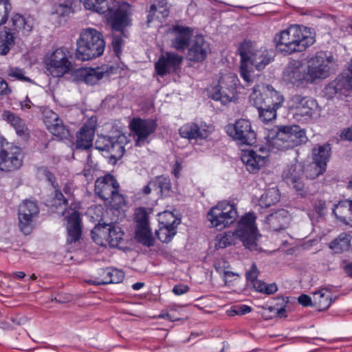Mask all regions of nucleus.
I'll return each mask as SVG.
<instances>
[{"mask_svg":"<svg viewBox=\"0 0 352 352\" xmlns=\"http://www.w3.org/2000/svg\"><path fill=\"white\" fill-rule=\"evenodd\" d=\"M175 34L171 46L177 51L184 52L190 45L192 37V31L188 27L175 25L173 28Z\"/></svg>","mask_w":352,"mask_h":352,"instance_id":"obj_26","label":"nucleus"},{"mask_svg":"<svg viewBox=\"0 0 352 352\" xmlns=\"http://www.w3.org/2000/svg\"><path fill=\"white\" fill-rule=\"evenodd\" d=\"M258 274L259 271L256 267V265L255 263H253L250 269L246 272L245 276L248 281L252 283L257 280Z\"/></svg>","mask_w":352,"mask_h":352,"instance_id":"obj_58","label":"nucleus"},{"mask_svg":"<svg viewBox=\"0 0 352 352\" xmlns=\"http://www.w3.org/2000/svg\"><path fill=\"white\" fill-rule=\"evenodd\" d=\"M325 208V202L323 201L320 200L315 204V210L320 216L324 214Z\"/></svg>","mask_w":352,"mask_h":352,"instance_id":"obj_64","label":"nucleus"},{"mask_svg":"<svg viewBox=\"0 0 352 352\" xmlns=\"http://www.w3.org/2000/svg\"><path fill=\"white\" fill-rule=\"evenodd\" d=\"M23 163V154L19 147L6 142L0 135V169L12 171L19 168Z\"/></svg>","mask_w":352,"mask_h":352,"instance_id":"obj_9","label":"nucleus"},{"mask_svg":"<svg viewBox=\"0 0 352 352\" xmlns=\"http://www.w3.org/2000/svg\"><path fill=\"white\" fill-rule=\"evenodd\" d=\"M48 131L54 136L63 140L67 139L69 136V131L64 125L63 121L60 119L59 122H55L52 126L48 129Z\"/></svg>","mask_w":352,"mask_h":352,"instance_id":"obj_47","label":"nucleus"},{"mask_svg":"<svg viewBox=\"0 0 352 352\" xmlns=\"http://www.w3.org/2000/svg\"><path fill=\"white\" fill-rule=\"evenodd\" d=\"M333 57L324 52H317L308 60L307 69L311 83L318 79H324L329 76Z\"/></svg>","mask_w":352,"mask_h":352,"instance_id":"obj_12","label":"nucleus"},{"mask_svg":"<svg viewBox=\"0 0 352 352\" xmlns=\"http://www.w3.org/2000/svg\"><path fill=\"white\" fill-rule=\"evenodd\" d=\"M190 288L187 285L178 284L173 288V292L177 296H180L186 294L189 291Z\"/></svg>","mask_w":352,"mask_h":352,"instance_id":"obj_61","label":"nucleus"},{"mask_svg":"<svg viewBox=\"0 0 352 352\" xmlns=\"http://www.w3.org/2000/svg\"><path fill=\"white\" fill-rule=\"evenodd\" d=\"M122 39L118 36L113 37L112 41V45L114 52L117 56L121 52V47H122Z\"/></svg>","mask_w":352,"mask_h":352,"instance_id":"obj_62","label":"nucleus"},{"mask_svg":"<svg viewBox=\"0 0 352 352\" xmlns=\"http://www.w3.org/2000/svg\"><path fill=\"white\" fill-rule=\"evenodd\" d=\"M259 152L254 151L245 152L241 156V161L245 164L247 170L251 173H257L266 163V158L268 156V151L264 148H260Z\"/></svg>","mask_w":352,"mask_h":352,"instance_id":"obj_23","label":"nucleus"},{"mask_svg":"<svg viewBox=\"0 0 352 352\" xmlns=\"http://www.w3.org/2000/svg\"><path fill=\"white\" fill-rule=\"evenodd\" d=\"M333 81L340 92V95H344L346 92L352 90V76L349 74L342 73Z\"/></svg>","mask_w":352,"mask_h":352,"instance_id":"obj_45","label":"nucleus"},{"mask_svg":"<svg viewBox=\"0 0 352 352\" xmlns=\"http://www.w3.org/2000/svg\"><path fill=\"white\" fill-rule=\"evenodd\" d=\"M186 58L195 63L204 60L210 52V45L202 35L194 36L188 47Z\"/></svg>","mask_w":352,"mask_h":352,"instance_id":"obj_21","label":"nucleus"},{"mask_svg":"<svg viewBox=\"0 0 352 352\" xmlns=\"http://www.w3.org/2000/svg\"><path fill=\"white\" fill-rule=\"evenodd\" d=\"M127 13L122 8H118L110 16L109 20L111 24L112 29L116 31H122L123 28L126 25Z\"/></svg>","mask_w":352,"mask_h":352,"instance_id":"obj_42","label":"nucleus"},{"mask_svg":"<svg viewBox=\"0 0 352 352\" xmlns=\"http://www.w3.org/2000/svg\"><path fill=\"white\" fill-rule=\"evenodd\" d=\"M237 211L233 204L224 201L219 202L208 212L207 218L212 227L222 230L235 221Z\"/></svg>","mask_w":352,"mask_h":352,"instance_id":"obj_7","label":"nucleus"},{"mask_svg":"<svg viewBox=\"0 0 352 352\" xmlns=\"http://www.w3.org/2000/svg\"><path fill=\"white\" fill-rule=\"evenodd\" d=\"M226 132L234 140L241 144L252 145L256 142V135L249 120L239 119L234 124L226 126Z\"/></svg>","mask_w":352,"mask_h":352,"instance_id":"obj_13","label":"nucleus"},{"mask_svg":"<svg viewBox=\"0 0 352 352\" xmlns=\"http://www.w3.org/2000/svg\"><path fill=\"white\" fill-rule=\"evenodd\" d=\"M163 217L167 221L160 222V226L155 231V234L162 243H168L176 234V228L180 223V220L175 218L172 212H164Z\"/></svg>","mask_w":352,"mask_h":352,"instance_id":"obj_22","label":"nucleus"},{"mask_svg":"<svg viewBox=\"0 0 352 352\" xmlns=\"http://www.w3.org/2000/svg\"><path fill=\"white\" fill-rule=\"evenodd\" d=\"M10 92L7 82L0 78V95H8Z\"/></svg>","mask_w":352,"mask_h":352,"instance_id":"obj_63","label":"nucleus"},{"mask_svg":"<svg viewBox=\"0 0 352 352\" xmlns=\"http://www.w3.org/2000/svg\"><path fill=\"white\" fill-rule=\"evenodd\" d=\"M290 126H280L278 128L275 137L273 138V144L280 150L289 149V140L290 139Z\"/></svg>","mask_w":352,"mask_h":352,"instance_id":"obj_37","label":"nucleus"},{"mask_svg":"<svg viewBox=\"0 0 352 352\" xmlns=\"http://www.w3.org/2000/svg\"><path fill=\"white\" fill-rule=\"evenodd\" d=\"M119 188L120 185L116 179L109 174L98 179L95 183L96 193L104 201L109 199L113 192Z\"/></svg>","mask_w":352,"mask_h":352,"instance_id":"obj_24","label":"nucleus"},{"mask_svg":"<svg viewBox=\"0 0 352 352\" xmlns=\"http://www.w3.org/2000/svg\"><path fill=\"white\" fill-rule=\"evenodd\" d=\"M299 304L304 307H312L314 305V299L312 300L310 296L306 294H301L298 298Z\"/></svg>","mask_w":352,"mask_h":352,"instance_id":"obj_60","label":"nucleus"},{"mask_svg":"<svg viewBox=\"0 0 352 352\" xmlns=\"http://www.w3.org/2000/svg\"><path fill=\"white\" fill-rule=\"evenodd\" d=\"M329 246L335 254L347 252L351 248V236L346 233H342L331 241Z\"/></svg>","mask_w":352,"mask_h":352,"instance_id":"obj_39","label":"nucleus"},{"mask_svg":"<svg viewBox=\"0 0 352 352\" xmlns=\"http://www.w3.org/2000/svg\"><path fill=\"white\" fill-rule=\"evenodd\" d=\"M2 119L10 124L20 135L28 134V127L23 119L10 111H4L1 115Z\"/></svg>","mask_w":352,"mask_h":352,"instance_id":"obj_33","label":"nucleus"},{"mask_svg":"<svg viewBox=\"0 0 352 352\" xmlns=\"http://www.w3.org/2000/svg\"><path fill=\"white\" fill-rule=\"evenodd\" d=\"M12 32H21L22 35H28L32 30L34 23L31 18H25L21 14H14L11 19Z\"/></svg>","mask_w":352,"mask_h":352,"instance_id":"obj_30","label":"nucleus"},{"mask_svg":"<svg viewBox=\"0 0 352 352\" xmlns=\"http://www.w3.org/2000/svg\"><path fill=\"white\" fill-rule=\"evenodd\" d=\"M331 153V145L328 143L315 146L311 152L313 162L327 168Z\"/></svg>","mask_w":352,"mask_h":352,"instance_id":"obj_32","label":"nucleus"},{"mask_svg":"<svg viewBox=\"0 0 352 352\" xmlns=\"http://www.w3.org/2000/svg\"><path fill=\"white\" fill-rule=\"evenodd\" d=\"M78 76L82 78V80L87 85H94L98 82L104 75V73L99 69H78Z\"/></svg>","mask_w":352,"mask_h":352,"instance_id":"obj_40","label":"nucleus"},{"mask_svg":"<svg viewBox=\"0 0 352 352\" xmlns=\"http://www.w3.org/2000/svg\"><path fill=\"white\" fill-rule=\"evenodd\" d=\"M182 138L188 140H204L209 135L208 126L206 124H198L195 122H188L182 126L179 129Z\"/></svg>","mask_w":352,"mask_h":352,"instance_id":"obj_27","label":"nucleus"},{"mask_svg":"<svg viewBox=\"0 0 352 352\" xmlns=\"http://www.w3.org/2000/svg\"><path fill=\"white\" fill-rule=\"evenodd\" d=\"M283 78L298 87H304L311 83L307 67L300 60H294L289 63L283 72Z\"/></svg>","mask_w":352,"mask_h":352,"instance_id":"obj_15","label":"nucleus"},{"mask_svg":"<svg viewBox=\"0 0 352 352\" xmlns=\"http://www.w3.org/2000/svg\"><path fill=\"white\" fill-rule=\"evenodd\" d=\"M81 219L80 212L74 211L67 217L68 241L74 243L79 240L81 236Z\"/></svg>","mask_w":352,"mask_h":352,"instance_id":"obj_29","label":"nucleus"},{"mask_svg":"<svg viewBox=\"0 0 352 352\" xmlns=\"http://www.w3.org/2000/svg\"><path fill=\"white\" fill-rule=\"evenodd\" d=\"M105 48L102 34L94 28L83 29L76 41L75 58L78 60H92L102 56Z\"/></svg>","mask_w":352,"mask_h":352,"instance_id":"obj_3","label":"nucleus"},{"mask_svg":"<svg viewBox=\"0 0 352 352\" xmlns=\"http://www.w3.org/2000/svg\"><path fill=\"white\" fill-rule=\"evenodd\" d=\"M113 3V0H86L84 2V7L87 10L104 14L107 12H111L113 11L110 4Z\"/></svg>","mask_w":352,"mask_h":352,"instance_id":"obj_41","label":"nucleus"},{"mask_svg":"<svg viewBox=\"0 0 352 352\" xmlns=\"http://www.w3.org/2000/svg\"><path fill=\"white\" fill-rule=\"evenodd\" d=\"M290 221V214L284 209L279 210L270 214L266 219L269 228L274 232L285 230L289 226Z\"/></svg>","mask_w":352,"mask_h":352,"instance_id":"obj_28","label":"nucleus"},{"mask_svg":"<svg viewBox=\"0 0 352 352\" xmlns=\"http://www.w3.org/2000/svg\"><path fill=\"white\" fill-rule=\"evenodd\" d=\"M183 56L173 52L162 53L155 64L157 75L163 77L168 74L175 73L180 68Z\"/></svg>","mask_w":352,"mask_h":352,"instance_id":"obj_19","label":"nucleus"},{"mask_svg":"<svg viewBox=\"0 0 352 352\" xmlns=\"http://www.w3.org/2000/svg\"><path fill=\"white\" fill-rule=\"evenodd\" d=\"M135 216L136 226L149 225L148 213L145 208H140L137 209Z\"/></svg>","mask_w":352,"mask_h":352,"instance_id":"obj_53","label":"nucleus"},{"mask_svg":"<svg viewBox=\"0 0 352 352\" xmlns=\"http://www.w3.org/2000/svg\"><path fill=\"white\" fill-rule=\"evenodd\" d=\"M39 212V208L35 201H24L19 208V227L25 234H29L32 230V221Z\"/></svg>","mask_w":352,"mask_h":352,"instance_id":"obj_18","label":"nucleus"},{"mask_svg":"<svg viewBox=\"0 0 352 352\" xmlns=\"http://www.w3.org/2000/svg\"><path fill=\"white\" fill-rule=\"evenodd\" d=\"M135 238L138 243L144 246L154 245L155 239L149 225L136 226Z\"/></svg>","mask_w":352,"mask_h":352,"instance_id":"obj_38","label":"nucleus"},{"mask_svg":"<svg viewBox=\"0 0 352 352\" xmlns=\"http://www.w3.org/2000/svg\"><path fill=\"white\" fill-rule=\"evenodd\" d=\"M324 94L328 99H331L336 95L340 94V92L337 89V87L333 81H332L324 87Z\"/></svg>","mask_w":352,"mask_h":352,"instance_id":"obj_57","label":"nucleus"},{"mask_svg":"<svg viewBox=\"0 0 352 352\" xmlns=\"http://www.w3.org/2000/svg\"><path fill=\"white\" fill-rule=\"evenodd\" d=\"M256 216L254 213L246 214L238 223L234 232H225L218 234L215 238V248L223 249L234 243L239 239L243 246L251 251L256 250L258 234L255 226Z\"/></svg>","mask_w":352,"mask_h":352,"instance_id":"obj_2","label":"nucleus"},{"mask_svg":"<svg viewBox=\"0 0 352 352\" xmlns=\"http://www.w3.org/2000/svg\"><path fill=\"white\" fill-rule=\"evenodd\" d=\"M43 116V122L47 129L52 126L55 122H59L60 120L58 116L50 109H45Z\"/></svg>","mask_w":352,"mask_h":352,"instance_id":"obj_52","label":"nucleus"},{"mask_svg":"<svg viewBox=\"0 0 352 352\" xmlns=\"http://www.w3.org/2000/svg\"><path fill=\"white\" fill-rule=\"evenodd\" d=\"M11 8L8 0H0V26L7 21Z\"/></svg>","mask_w":352,"mask_h":352,"instance_id":"obj_54","label":"nucleus"},{"mask_svg":"<svg viewBox=\"0 0 352 352\" xmlns=\"http://www.w3.org/2000/svg\"><path fill=\"white\" fill-rule=\"evenodd\" d=\"M289 109L294 111L296 118H310L316 113L318 109L316 101L307 96L296 94L289 100Z\"/></svg>","mask_w":352,"mask_h":352,"instance_id":"obj_16","label":"nucleus"},{"mask_svg":"<svg viewBox=\"0 0 352 352\" xmlns=\"http://www.w3.org/2000/svg\"><path fill=\"white\" fill-rule=\"evenodd\" d=\"M44 63L48 73L56 78L62 77L72 70V63L63 47L57 48L47 54L45 57Z\"/></svg>","mask_w":352,"mask_h":352,"instance_id":"obj_10","label":"nucleus"},{"mask_svg":"<svg viewBox=\"0 0 352 352\" xmlns=\"http://www.w3.org/2000/svg\"><path fill=\"white\" fill-rule=\"evenodd\" d=\"M63 191L67 195V197L64 196L61 191L56 190L52 200L53 206L57 209L56 212L62 215L64 214L68 201L72 197V189L68 185L64 186Z\"/></svg>","mask_w":352,"mask_h":352,"instance_id":"obj_31","label":"nucleus"},{"mask_svg":"<svg viewBox=\"0 0 352 352\" xmlns=\"http://www.w3.org/2000/svg\"><path fill=\"white\" fill-rule=\"evenodd\" d=\"M254 288L259 292L266 294H273L277 291L276 285L274 283L267 285L265 283L257 279L252 283Z\"/></svg>","mask_w":352,"mask_h":352,"instance_id":"obj_49","label":"nucleus"},{"mask_svg":"<svg viewBox=\"0 0 352 352\" xmlns=\"http://www.w3.org/2000/svg\"><path fill=\"white\" fill-rule=\"evenodd\" d=\"M333 213L337 219L341 221H350L352 224V200L344 199L340 201L338 204L334 206Z\"/></svg>","mask_w":352,"mask_h":352,"instance_id":"obj_34","label":"nucleus"},{"mask_svg":"<svg viewBox=\"0 0 352 352\" xmlns=\"http://www.w3.org/2000/svg\"><path fill=\"white\" fill-rule=\"evenodd\" d=\"M238 82L237 76L233 73L222 75L218 85L214 88L212 98L214 100L220 101L223 104L232 102L236 98Z\"/></svg>","mask_w":352,"mask_h":352,"instance_id":"obj_11","label":"nucleus"},{"mask_svg":"<svg viewBox=\"0 0 352 352\" xmlns=\"http://www.w3.org/2000/svg\"><path fill=\"white\" fill-rule=\"evenodd\" d=\"M239 54L241 56V76L247 83L252 82L250 73L253 66L257 70H261L272 60V52L267 50L265 47L251 48L247 50L243 46H241Z\"/></svg>","mask_w":352,"mask_h":352,"instance_id":"obj_4","label":"nucleus"},{"mask_svg":"<svg viewBox=\"0 0 352 352\" xmlns=\"http://www.w3.org/2000/svg\"><path fill=\"white\" fill-rule=\"evenodd\" d=\"M157 124L153 119L134 118L129 122V128L136 137L135 144L142 146L148 143V137L155 133Z\"/></svg>","mask_w":352,"mask_h":352,"instance_id":"obj_14","label":"nucleus"},{"mask_svg":"<svg viewBox=\"0 0 352 352\" xmlns=\"http://www.w3.org/2000/svg\"><path fill=\"white\" fill-rule=\"evenodd\" d=\"M72 5V0H65L63 3L58 5L56 9V12L62 16H67L73 12Z\"/></svg>","mask_w":352,"mask_h":352,"instance_id":"obj_56","label":"nucleus"},{"mask_svg":"<svg viewBox=\"0 0 352 352\" xmlns=\"http://www.w3.org/2000/svg\"><path fill=\"white\" fill-rule=\"evenodd\" d=\"M129 142L128 137L118 131L111 135H98L95 144L97 150L108 155V162L115 165L124 155L125 146Z\"/></svg>","mask_w":352,"mask_h":352,"instance_id":"obj_5","label":"nucleus"},{"mask_svg":"<svg viewBox=\"0 0 352 352\" xmlns=\"http://www.w3.org/2000/svg\"><path fill=\"white\" fill-rule=\"evenodd\" d=\"M302 168L300 165L293 164L283 172V177L287 184L292 186L302 197H307L311 193L302 179Z\"/></svg>","mask_w":352,"mask_h":352,"instance_id":"obj_20","label":"nucleus"},{"mask_svg":"<svg viewBox=\"0 0 352 352\" xmlns=\"http://www.w3.org/2000/svg\"><path fill=\"white\" fill-rule=\"evenodd\" d=\"M283 100V96L270 85L254 86L250 95V102L257 109L269 107L278 109Z\"/></svg>","mask_w":352,"mask_h":352,"instance_id":"obj_6","label":"nucleus"},{"mask_svg":"<svg viewBox=\"0 0 352 352\" xmlns=\"http://www.w3.org/2000/svg\"><path fill=\"white\" fill-rule=\"evenodd\" d=\"M314 305L320 311L325 310L333 302L331 291L327 287H323L314 294Z\"/></svg>","mask_w":352,"mask_h":352,"instance_id":"obj_35","label":"nucleus"},{"mask_svg":"<svg viewBox=\"0 0 352 352\" xmlns=\"http://www.w3.org/2000/svg\"><path fill=\"white\" fill-rule=\"evenodd\" d=\"M326 168L313 161L305 168V173L307 178L314 179L326 171Z\"/></svg>","mask_w":352,"mask_h":352,"instance_id":"obj_48","label":"nucleus"},{"mask_svg":"<svg viewBox=\"0 0 352 352\" xmlns=\"http://www.w3.org/2000/svg\"><path fill=\"white\" fill-rule=\"evenodd\" d=\"M155 3L156 4L157 9L160 10V12L163 14L164 16H167L168 15L169 11L167 8V1L166 0H153Z\"/></svg>","mask_w":352,"mask_h":352,"instance_id":"obj_59","label":"nucleus"},{"mask_svg":"<svg viewBox=\"0 0 352 352\" xmlns=\"http://www.w3.org/2000/svg\"><path fill=\"white\" fill-rule=\"evenodd\" d=\"M96 129V119L91 117L83 124L79 131L76 133V139L73 144L74 149L78 151L89 150L93 146Z\"/></svg>","mask_w":352,"mask_h":352,"instance_id":"obj_17","label":"nucleus"},{"mask_svg":"<svg viewBox=\"0 0 352 352\" xmlns=\"http://www.w3.org/2000/svg\"><path fill=\"white\" fill-rule=\"evenodd\" d=\"M98 275V277L88 280L87 283L96 285L119 283L124 278V274L122 271L113 268L100 269Z\"/></svg>","mask_w":352,"mask_h":352,"instance_id":"obj_25","label":"nucleus"},{"mask_svg":"<svg viewBox=\"0 0 352 352\" xmlns=\"http://www.w3.org/2000/svg\"><path fill=\"white\" fill-rule=\"evenodd\" d=\"M15 32H12L10 28L6 27L0 32V55H6L15 44Z\"/></svg>","mask_w":352,"mask_h":352,"instance_id":"obj_36","label":"nucleus"},{"mask_svg":"<svg viewBox=\"0 0 352 352\" xmlns=\"http://www.w3.org/2000/svg\"><path fill=\"white\" fill-rule=\"evenodd\" d=\"M274 41L278 51L287 55L304 52L316 42L310 28L297 24L291 25L276 34Z\"/></svg>","mask_w":352,"mask_h":352,"instance_id":"obj_1","label":"nucleus"},{"mask_svg":"<svg viewBox=\"0 0 352 352\" xmlns=\"http://www.w3.org/2000/svg\"><path fill=\"white\" fill-rule=\"evenodd\" d=\"M25 71L23 69L18 67H11L8 70V74L10 77L16 80L24 81V82H32V80L25 76Z\"/></svg>","mask_w":352,"mask_h":352,"instance_id":"obj_51","label":"nucleus"},{"mask_svg":"<svg viewBox=\"0 0 352 352\" xmlns=\"http://www.w3.org/2000/svg\"><path fill=\"white\" fill-rule=\"evenodd\" d=\"M107 203L109 204L114 208H120L124 205V198L122 195L119 193V188H117L116 192L111 195L109 199L106 201Z\"/></svg>","mask_w":352,"mask_h":352,"instance_id":"obj_55","label":"nucleus"},{"mask_svg":"<svg viewBox=\"0 0 352 352\" xmlns=\"http://www.w3.org/2000/svg\"><path fill=\"white\" fill-rule=\"evenodd\" d=\"M277 109H274V107L258 109L259 118L264 123L270 122L276 119Z\"/></svg>","mask_w":352,"mask_h":352,"instance_id":"obj_50","label":"nucleus"},{"mask_svg":"<svg viewBox=\"0 0 352 352\" xmlns=\"http://www.w3.org/2000/svg\"><path fill=\"white\" fill-rule=\"evenodd\" d=\"M151 185L153 186V190L160 193L162 196H167L171 188L170 180L163 175L158 176L151 180Z\"/></svg>","mask_w":352,"mask_h":352,"instance_id":"obj_43","label":"nucleus"},{"mask_svg":"<svg viewBox=\"0 0 352 352\" xmlns=\"http://www.w3.org/2000/svg\"><path fill=\"white\" fill-rule=\"evenodd\" d=\"M290 139L289 140V148L298 146L307 142V137L304 130L298 125L290 126Z\"/></svg>","mask_w":352,"mask_h":352,"instance_id":"obj_44","label":"nucleus"},{"mask_svg":"<svg viewBox=\"0 0 352 352\" xmlns=\"http://www.w3.org/2000/svg\"><path fill=\"white\" fill-rule=\"evenodd\" d=\"M91 234L93 241L99 245L108 244L111 247H118L123 240L124 232L113 223H99L91 230Z\"/></svg>","mask_w":352,"mask_h":352,"instance_id":"obj_8","label":"nucleus"},{"mask_svg":"<svg viewBox=\"0 0 352 352\" xmlns=\"http://www.w3.org/2000/svg\"><path fill=\"white\" fill-rule=\"evenodd\" d=\"M279 199L280 195L278 190L277 188H272L261 195L260 199V205L262 207L268 208L277 203Z\"/></svg>","mask_w":352,"mask_h":352,"instance_id":"obj_46","label":"nucleus"}]
</instances>
